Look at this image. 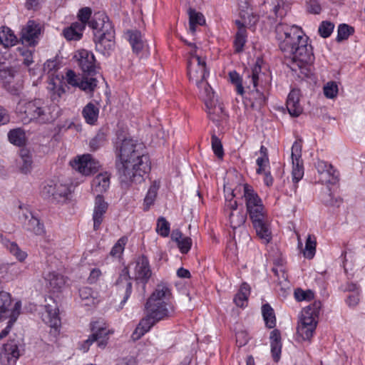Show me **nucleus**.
<instances>
[{"label":"nucleus","instance_id":"1","mask_svg":"<svg viewBox=\"0 0 365 365\" xmlns=\"http://www.w3.org/2000/svg\"><path fill=\"white\" fill-rule=\"evenodd\" d=\"M275 31L280 50L291 60V69L297 71L299 68L302 73L308 76L314 59L312 46L307 43L308 37L295 25L279 23Z\"/></svg>","mask_w":365,"mask_h":365},{"label":"nucleus","instance_id":"2","mask_svg":"<svg viewBox=\"0 0 365 365\" xmlns=\"http://www.w3.org/2000/svg\"><path fill=\"white\" fill-rule=\"evenodd\" d=\"M115 167L123 182H141L143 175L150 170L149 156L143 146L132 139H124L117 148Z\"/></svg>","mask_w":365,"mask_h":365},{"label":"nucleus","instance_id":"3","mask_svg":"<svg viewBox=\"0 0 365 365\" xmlns=\"http://www.w3.org/2000/svg\"><path fill=\"white\" fill-rule=\"evenodd\" d=\"M92 14L91 9L83 7L78 14L79 21L86 28L88 24L93 30V40L97 51L103 55H108L115 46V30L108 16L103 12L95 13L91 21H88Z\"/></svg>","mask_w":365,"mask_h":365},{"label":"nucleus","instance_id":"4","mask_svg":"<svg viewBox=\"0 0 365 365\" xmlns=\"http://www.w3.org/2000/svg\"><path fill=\"white\" fill-rule=\"evenodd\" d=\"M243 189L247 212L249 214L253 227L257 237L264 243L267 244L272 240V232L262 201L250 185L245 184Z\"/></svg>","mask_w":365,"mask_h":365},{"label":"nucleus","instance_id":"5","mask_svg":"<svg viewBox=\"0 0 365 365\" xmlns=\"http://www.w3.org/2000/svg\"><path fill=\"white\" fill-rule=\"evenodd\" d=\"M146 316L141 319L133 334L135 339H138L157 322L170 318L174 315L175 309L170 302H155L152 298L145 304Z\"/></svg>","mask_w":365,"mask_h":365},{"label":"nucleus","instance_id":"6","mask_svg":"<svg viewBox=\"0 0 365 365\" xmlns=\"http://www.w3.org/2000/svg\"><path fill=\"white\" fill-rule=\"evenodd\" d=\"M23 115L26 123L35 120L39 123H47L53 121L58 116V108L56 105L48 106L41 99L19 103L17 108Z\"/></svg>","mask_w":365,"mask_h":365},{"label":"nucleus","instance_id":"7","mask_svg":"<svg viewBox=\"0 0 365 365\" xmlns=\"http://www.w3.org/2000/svg\"><path fill=\"white\" fill-rule=\"evenodd\" d=\"M264 76V73H262L259 61L257 60L252 69L250 80L255 89L249 93V100L251 102V106L255 109H259L266 103V96L262 92L256 88L257 86L262 82V76ZM248 78H250V75H248Z\"/></svg>","mask_w":365,"mask_h":365},{"label":"nucleus","instance_id":"8","mask_svg":"<svg viewBox=\"0 0 365 365\" xmlns=\"http://www.w3.org/2000/svg\"><path fill=\"white\" fill-rule=\"evenodd\" d=\"M187 62V74L190 81L199 83L200 81L207 79L209 72L206 68L205 60L199 56L196 51H190Z\"/></svg>","mask_w":365,"mask_h":365},{"label":"nucleus","instance_id":"9","mask_svg":"<svg viewBox=\"0 0 365 365\" xmlns=\"http://www.w3.org/2000/svg\"><path fill=\"white\" fill-rule=\"evenodd\" d=\"M235 196V195L232 192L230 194V198H229V195L226 197V204L225 208V212L227 213L229 216L230 227L233 229V230L241 227L244 229L243 226L247 219L246 214H245L242 210L237 209V201L232 200Z\"/></svg>","mask_w":365,"mask_h":365},{"label":"nucleus","instance_id":"10","mask_svg":"<svg viewBox=\"0 0 365 365\" xmlns=\"http://www.w3.org/2000/svg\"><path fill=\"white\" fill-rule=\"evenodd\" d=\"M97 324L98 322L91 324L92 334L89 336L88 339L84 341L81 346L84 352H86L90 346L95 341L97 342L98 346L101 349H104L107 345L108 336L110 331L106 327H97Z\"/></svg>","mask_w":365,"mask_h":365},{"label":"nucleus","instance_id":"11","mask_svg":"<svg viewBox=\"0 0 365 365\" xmlns=\"http://www.w3.org/2000/svg\"><path fill=\"white\" fill-rule=\"evenodd\" d=\"M72 168L84 175H89L98 171L100 167L98 161L93 158L90 154H84L71 161Z\"/></svg>","mask_w":365,"mask_h":365},{"label":"nucleus","instance_id":"12","mask_svg":"<svg viewBox=\"0 0 365 365\" xmlns=\"http://www.w3.org/2000/svg\"><path fill=\"white\" fill-rule=\"evenodd\" d=\"M315 168L322 183L335 184L338 181V171L328 162L318 160L315 163Z\"/></svg>","mask_w":365,"mask_h":365},{"label":"nucleus","instance_id":"13","mask_svg":"<svg viewBox=\"0 0 365 365\" xmlns=\"http://www.w3.org/2000/svg\"><path fill=\"white\" fill-rule=\"evenodd\" d=\"M119 295L122 296L123 299L120 302V309L123 305L127 302L132 292V282L131 277L129 275V272L127 267L122 269L116 283H115Z\"/></svg>","mask_w":365,"mask_h":365},{"label":"nucleus","instance_id":"14","mask_svg":"<svg viewBox=\"0 0 365 365\" xmlns=\"http://www.w3.org/2000/svg\"><path fill=\"white\" fill-rule=\"evenodd\" d=\"M302 147L301 145L295 142L292 147V180L297 183L304 176V167L301 158Z\"/></svg>","mask_w":365,"mask_h":365},{"label":"nucleus","instance_id":"15","mask_svg":"<svg viewBox=\"0 0 365 365\" xmlns=\"http://www.w3.org/2000/svg\"><path fill=\"white\" fill-rule=\"evenodd\" d=\"M41 34V28L38 24L30 20L22 28L20 39L24 44L35 46Z\"/></svg>","mask_w":365,"mask_h":365},{"label":"nucleus","instance_id":"16","mask_svg":"<svg viewBox=\"0 0 365 365\" xmlns=\"http://www.w3.org/2000/svg\"><path fill=\"white\" fill-rule=\"evenodd\" d=\"M49 301L51 303H47L45 305V312L42 314V319L46 324L56 331L61 325L58 307L57 303L52 298H50Z\"/></svg>","mask_w":365,"mask_h":365},{"label":"nucleus","instance_id":"17","mask_svg":"<svg viewBox=\"0 0 365 365\" xmlns=\"http://www.w3.org/2000/svg\"><path fill=\"white\" fill-rule=\"evenodd\" d=\"M237 2L242 23L249 28L254 26L259 21V16L253 12L250 0H237Z\"/></svg>","mask_w":365,"mask_h":365},{"label":"nucleus","instance_id":"18","mask_svg":"<svg viewBox=\"0 0 365 365\" xmlns=\"http://www.w3.org/2000/svg\"><path fill=\"white\" fill-rule=\"evenodd\" d=\"M151 275L152 272L148 258L144 255L139 257L136 260V264L135 267V280L145 285Z\"/></svg>","mask_w":365,"mask_h":365},{"label":"nucleus","instance_id":"19","mask_svg":"<svg viewBox=\"0 0 365 365\" xmlns=\"http://www.w3.org/2000/svg\"><path fill=\"white\" fill-rule=\"evenodd\" d=\"M108 207V204L105 201L104 197L101 195L98 194L95 198L93 213V229L95 230L100 228Z\"/></svg>","mask_w":365,"mask_h":365},{"label":"nucleus","instance_id":"20","mask_svg":"<svg viewBox=\"0 0 365 365\" xmlns=\"http://www.w3.org/2000/svg\"><path fill=\"white\" fill-rule=\"evenodd\" d=\"M42 195L44 197H51L58 200L61 197H66L70 193L67 185L63 184H54L53 182L46 185L42 190Z\"/></svg>","mask_w":365,"mask_h":365},{"label":"nucleus","instance_id":"21","mask_svg":"<svg viewBox=\"0 0 365 365\" xmlns=\"http://www.w3.org/2000/svg\"><path fill=\"white\" fill-rule=\"evenodd\" d=\"M76 57L78 58V66L83 73H87L88 74H93L95 73L96 59L94 55L91 52L83 49L78 51V55H76Z\"/></svg>","mask_w":365,"mask_h":365},{"label":"nucleus","instance_id":"22","mask_svg":"<svg viewBox=\"0 0 365 365\" xmlns=\"http://www.w3.org/2000/svg\"><path fill=\"white\" fill-rule=\"evenodd\" d=\"M17 304L21 306V302H16L14 308H11L12 299L11 294L9 292L0 291V321L12 318L13 312L16 310Z\"/></svg>","mask_w":365,"mask_h":365},{"label":"nucleus","instance_id":"23","mask_svg":"<svg viewBox=\"0 0 365 365\" xmlns=\"http://www.w3.org/2000/svg\"><path fill=\"white\" fill-rule=\"evenodd\" d=\"M300 91L292 89L288 95L287 100V108L290 115L298 117L303 111V108L299 103Z\"/></svg>","mask_w":365,"mask_h":365},{"label":"nucleus","instance_id":"24","mask_svg":"<svg viewBox=\"0 0 365 365\" xmlns=\"http://www.w3.org/2000/svg\"><path fill=\"white\" fill-rule=\"evenodd\" d=\"M235 24L238 30L235 34L234 40V48L235 53H241L244 50V46L247 42V31L246 27L248 26L245 23H242L240 20H236Z\"/></svg>","mask_w":365,"mask_h":365},{"label":"nucleus","instance_id":"25","mask_svg":"<svg viewBox=\"0 0 365 365\" xmlns=\"http://www.w3.org/2000/svg\"><path fill=\"white\" fill-rule=\"evenodd\" d=\"M91 185L93 191L97 195L106 192L110 185V175L108 173L97 175L93 179Z\"/></svg>","mask_w":365,"mask_h":365},{"label":"nucleus","instance_id":"26","mask_svg":"<svg viewBox=\"0 0 365 365\" xmlns=\"http://www.w3.org/2000/svg\"><path fill=\"white\" fill-rule=\"evenodd\" d=\"M212 101L213 100L210 102L209 106H206L209 118L215 123L225 120L227 115L224 110L223 105L221 103L213 104Z\"/></svg>","mask_w":365,"mask_h":365},{"label":"nucleus","instance_id":"27","mask_svg":"<svg viewBox=\"0 0 365 365\" xmlns=\"http://www.w3.org/2000/svg\"><path fill=\"white\" fill-rule=\"evenodd\" d=\"M171 295L172 294L169 287L165 284L161 283L156 286L155 290L148 300H151L153 298L154 299V302H170Z\"/></svg>","mask_w":365,"mask_h":365},{"label":"nucleus","instance_id":"28","mask_svg":"<svg viewBox=\"0 0 365 365\" xmlns=\"http://www.w3.org/2000/svg\"><path fill=\"white\" fill-rule=\"evenodd\" d=\"M84 26L82 23L74 22L63 31L64 37L68 41H78L81 38Z\"/></svg>","mask_w":365,"mask_h":365},{"label":"nucleus","instance_id":"29","mask_svg":"<svg viewBox=\"0 0 365 365\" xmlns=\"http://www.w3.org/2000/svg\"><path fill=\"white\" fill-rule=\"evenodd\" d=\"M32 164L33 160L30 151L25 148L21 149L19 152V159L18 160L20 171L24 174L30 173L32 169Z\"/></svg>","mask_w":365,"mask_h":365},{"label":"nucleus","instance_id":"30","mask_svg":"<svg viewBox=\"0 0 365 365\" xmlns=\"http://www.w3.org/2000/svg\"><path fill=\"white\" fill-rule=\"evenodd\" d=\"M195 83L199 89V96L205 102L206 106H209V103L214 98V91L207 83V80H202Z\"/></svg>","mask_w":365,"mask_h":365},{"label":"nucleus","instance_id":"31","mask_svg":"<svg viewBox=\"0 0 365 365\" xmlns=\"http://www.w3.org/2000/svg\"><path fill=\"white\" fill-rule=\"evenodd\" d=\"M15 71L9 63L1 61L0 58V81L2 83H12L14 79Z\"/></svg>","mask_w":365,"mask_h":365},{"label":"nucleus","instance_id":"32","mask_svg":"<svg viewBox=\"0 0 365 365\" xmlns=\"http://www.w3.org/2000/svg\"><path fill=\"white\" fill-rule=\"evenodd\" d=\"M98 113L99 109L91 102L83 108L82 115L87 123L93 125L97 121Z\"/></svg>","mask_w":365,"mask_h":365},{"label":"nucleus","instance_id":"33","mask_svg":"<svg viewBox=\"0 0 365 365\" xmlns=\"http://www.w3.org/2000/svg\"><path fill=\"white\" fill-rule=\"evenodd\" d=\"M17 42V38L13 31L6 26L0 28V43L7 48L14 46Z\"/></svg>","mask_w":365,"mask_h":365},{"label":"nucleus","instance_id":"34","mask_svg":"<svg viewBox=\"0 0 365 365\" xmlns=\"http://www.w3.org/2000/svg\"><path fill=\"white\" fill-rule=\"evenodd\" d=\"M96 293H94L91 287H83L79 289V296L83 305L91 306L97 303Z\"/></svg>","mask_w":365,"mask_h":365},{"label":"nucleus","instance_id":"35","mask_svg":"<svg viewBox=\"0 0 365 365\" xmlns=\"http://www.w3.org/2000/svg\"><path fill=\"white\" fill-rule=\"evenodd\" d=\"M46 279L48 282L49 287L53 292L59 291L66 283L63 276L54 272H49Z\"/></svg>","mask_w":365,"mask_h":365},{"label":"nucleus","instance_id":"36","mask_svg":"<svg viewBox=\"0 0 365 365\" xmlns=\"http://www.w3.org/2000/svg\"><path fill=\"white\" fill-rule=\"evenodd\" d=\"M9 142L16 146H22L26 143V134L23 129L19 128L11 130L8 133Z\"/></svg>","mask_w":365,"mask_h":365},{"label":"nucleus","instance_id":"37","mask_svg":"<svg viewBox=\"0 0 365 365\" xmlns=\"http://www.w3.org/2000/svg\"><path fill=\"white\" fill-rule=\"evenodd\" d=\"M31 217L27 222L24 223V227L28 231L34 232L36 235H41L44 233V227L39 220L30 213Z\"/></svg>","mask_w":365,"mask_h":365},{"label":"nucleus","instance_id":"38","mask_svg":"<svg viewBox=\"0 0 365 365\" xmlns=\"http://www.w3.org/2000/svg\"><path fill=\"white\" fill-rule=\"evenodd\" d=\"M250 294V286L247 283H242L240 290L235 294L234 302L237 307H244L247 302Z\"/></svg>","mask_w":365,"mask_h":365},{"label":"nucleus","instance_id":"39","mask_svg":"<svg viewBox=\"0 0 365 365\" xmlns=\"http://www.w3.org/2000/svg\"><path fill=\"white\" fill-rule=\"evenodd\" d=\"M79 83L78 88L85 93L90 94L91 97H92L94 91L97 88V79L92 77L83 76L81 81Z\"/></svg>","mask_w":365,"mask_h":365},{"label":"nucleus","instance_id":"40","mask_svg":"<svg viewBox=\"0 0 365 365\" xmlns=\"http://www.w3.org/2000/svg\"><path fill=\"white\" fill-rule=\"evenodd\" d=\"M128 34L130 43L131 44L133 51L138 53L143 50L145 45L142 38V35L138 31H128Z\"/></svg>","mask_w":365,"mask_h":365},{"label":"nucleus","instance_id":"41","mask_svg":"<svg viewBox=\"0 0 365 365\" xmlns=\"http://www.w3.org/2000/svg\"><path fill=\"white\" fill-rule=\"evenodd\" d=\"M262 313L266 326L269 329L274 328L276 325L275 314L273 309L269 304L262 305Z\"/></svg>","mask_w":365,"mask_h":365},{"label":"nucleus","instance_id":"42","mask_svg":"<svg viewBox=\"0 0 365 365\" xmlns=\"http://www.w3.org/2000/svg\"><path fill=\"white\" fill-rule=\"evenodd\" d=\"M4 245L7 250L19 262H24L27 257V253L21 250L16 242L6 240L4 242Z\"/></svg>","mask_w":365,"mask_h":365},{"label":"nucleus","instance_id":"43","mask_svg":"<svg viewBox=\"0 0 365 365\" xmlns=\"http://www.w3.org/2000/svg\"><path fill=\"white\" fill-rule=\"evenodd\" d=\"M159 185L154 182L148 189L147 195L144 199V210H149L150 207L154 203L157 196Z\"/></svg>","mask_w":365,"mask_h":365},{"label":"nucleus","instance_id":"44","mask_svg":"<svg viewBox=\"0 0 365 365\" xmlns=\"http://www.w3.org/2000/svg\"><path fill=\"white\" fill-rule=\"evenodd\" d=\"M354 32V27L346 24H341L338 26L336 41L341 42L346 40Z\"/></svg>","mask_w":365,"mask_h":365},{"label":"nucleus","instance_id":"45","mask_svg":"<svg viewBox=\"0 0 365 365\" xmlns=\"http://www.w3.org/2000/svg\"><path fill=\"white\" fill-rule=\"evenodd\" d=\"M48 88L51 92V98L53 101H58L65 93V89L61 83L56 85L53 81L49 82Z\"/></svg>","mask_w":365,"mask_h":365},{"label":"nucleus","instance_id":"46","mask_svg":"<svg viewBox=\"0 0 365 365\" xmlns=\"http://www.w3.org/2000/svg\"><path fill=\"white\" fill-rule=\"evenodd\" d=\"M106 140V135L103 133H97L96 135L90 140V150L91 151L97 150L101 147L103 146Z\"/></svg>","mask_w":365,"mask_h":365},{"label":"nucleus","instance_id":"47","mask_svg":"<svg viewBox=\"0 0 365 365\" xmlns=\"http://www.w3.org/2000/svg\"><path fill=\"white\" fill-rule=\"evenodd\" d=\"M157 232L163 236L168 237L170 233V223L166 220V219L163 217H160L158 218L157 222Z\"/></svg>","mask_w":365,"mask_h":365},{"label":"nucleus","instance_id":"48","mask_svg":"<svg viewBox=\"0 0 365 365\" xmlns=\"http://www.w3.org/2000/svg\"><path fill=\"white\" fill-rule=\"evenodd\" d=\"M316 244L315 238H312L311 235H309L306 240L305 250L304 252V255L307 258L312 259L314 256Z\"/></svg>","mask_w":365,"mask_h":365},{"label":"nucleus","instance_id":"49","mask_svg":"<svg viewBox=\"0 0 365 365\" xmlns=\"http://www.w3.org/2000/svg\"><path fill=\"white\" fill-rule=\"evenodd\" d=\"M20 314V305L19 304H16V310L13 312L12 318H9V321L8 322L7 326L4 328L0 333V340L6 337L9 333L11 328L14 323L17 319L18 316Z\"/></svg>","mask_w":365,"mask_h":365},{"label":"nucleus","instance_id":"50","mask_svg":"<svg viewBox=\"0 0 365 365\" xmlns=\"http://www.w3.org/2000/svg\"><path fill=\"white\" fill-rule=\"evenodd\" d=\"M211 144L215 155L219 158H222L224 155L222 145L220 140L215 134L211 137Z\"/></svg>","mask_w":365,"mask_h":365},{"label":"nucleus","instance_id":"51","mask_svg":"<svg viewBox=\"0 0 365 365\" xmlns=\"http://www.w3.org/2000/svg\"><path fill=\"white\" fill-rule=\"evenodd\" d=\"M334 29V24L330 21H324L319 26V33L323 38L329 37Z\"/></svg>","mask_w":365,"mask_h":365},{"label":"nucleus","instance_id":"52","mask_svg":"<svg viewBox=\"0 0 365 365\" xmlns=\"http://www.w3.org/2000/svg\"><path fill=\"white\" fill-rule=\"evenodd\" d=\"M324 93L328 98H335L338 93V86L336 83L334 81L328 82L324 86Z\"/></svg>","mask_w":365,"mask_h":365},{"label":"nucleus","instance_id":"53","mask_svg":"<svg viewBox=\"0 0 365 365\" xmlns=\"http://www.w3.org/2000/svg\"><path fill=\"white\" fill-rule=\"evenodd\" d=\"M83 76H81L77 75L73 71L68 70L66 73V81L67 83L73 87L78 88L79 86V82L81 81V79Z\"/></svg>","mask_w":365,"mask_h":365},{"label":"nucleus","instance_id":"54","mask_svg":"<svg viewBox=\"0 0 365 365\" xmlns=\"http://www.w3.org/2000/svg\"><path fill=\"white\" fill-rule=\"evenodd\" d=\"M312 315L313 314H311L309 311L302 313L299 325H304L305 327H311V329H316L317 322Z\"/></svg>","mask_w":365,"mask_h":365},{"label":"nucleus","instance_id":"55","mask_svg":"<svg viewBox=\"0 0 365 365\" xmlns=\"http://www.w3.org/2000/svg\"><path fill=\"white\" fill-rule=\"evenodd\" d=\"M127 240V238L125 237L120 238L111 249L110 252V255L113 257H119L124 250Z\"/></svg>","mask_w":365,"mask_h":365},{"label":"nucleus","instance_id":"56","mask_svg":"<svg viewBox=\"0 0 365 365\" xmlns=\"http://www.w3.org/2000/svg\"><path fill=\"white\" fill-rule=\"evenodd\" d=\"M294 297L298 302L303 300L309 301L314 299V294L310 289L304 291L303 289L299 288L294 291Z\"/></svg>","mask_w":365,"mask_h":365},{"label":"nucleus","instance_id":"57","mask_svg":"<svg viewBox=\"0 0 365 365\" xmlns=\"http://www.w3.org/2000/svg\"><path fill=\"white\" fill-rule=\"evenodd\" d=\"M5 351L8 355L7 359L9 362L15 363L19 356V351L15 344L6 345Z\"/></svg>","mask_w":365,"mask_h":365},{"label":"nucleus","instance_id":"58","mask_svg":"<svg viewBox=\"0 0 365 365\" xmlns=\"http://www.w3.org/2000/svg\"><path fill=\"white\" fill-rule=\"evenodd\" d=\"M229 76L231 82L236 86L237 93L242 95L244 93V88L240 76L235 71L230 72Z\"/></svg>","mask_w":365,"mask_h":365},{"label":"nucleus","instance_id":"59","mask_svg":"<svg viewBox=\"0 0 365 365\" xmlns=\"http://www.w3.org/2000/svg\"><path fill=\"white\" fill-rule=\"evenodd\" d=\"M192 244V239L189 237H185L177 243V245L182 254H187L190 251Z\"/></svg>","mask_w":365,"mask_h":365},{"label":"nucleus","instance_id":"60","mask_svg":"<svg viewBox=\"0 0 365 365\" xmlns=\"http://www.w3.org/2000/svg\"><path fill=\"white\" fill-rule=\"evenodd\" d=\"M315 329L305 327L304 325H298L297 333L303 338L304 340H309L312 336Z\"/></svg>","mask_w":365,"mask_h":365},{"label":"nucleus","instance_id":"61","mask_svg":"<svg viewBox=\"0 0 365 365\" xmlns=\"http://www.w3.org/2000/svg\"><path fill=\"white\" fill-rule=\"evenodd\" d=\"M3 86L12 95H19L22 89V85L19 83H14V80L12 83H4Z\"/></svg>","mask_w":365,"mask_h":365},{"label":"nucleus","instance_id":"62","mask_svg":"<svg viewBox=\"0 0 365 365\" xmlns=\"http://www.w3.org/2000/svg\"><path fill=\"white\" fill-rule=\"evenodd\" d=\"M282 344L279 342H271V352L274 361L277 362L280 358Z\"/></svg>","mask_w":365,"mask_h":365},{"label":"nucleus","instance_id":"63","mask_svg":"<svg viewBox=\"0 0 365 365\" xmlns=\"http://www.w3.org/2000/svg\"><path fill=\"white\" fill-rule=\"evenodd\" d=\"M20 54L23 57V63L24 65L29 66L33 63L32 52L27 48L19 50Z\"/></svg>","mask_w":365,"mask_h":365},{"label":"nucleus","instance_id":"64","mask_svg":"<svg viewBox=\"0 0 365 365\" xmlns=\"http://www.w3.org/2000/svg\"><path fill=\"white\" fill-rule=\"evenodd\" d=\"M190 21H192V23L196 24H202L205 22L203 16L202 14L196 12L194 10L190 11Z\"/></svg>","mask_w":365,"mask_h":365}]
</instances>
